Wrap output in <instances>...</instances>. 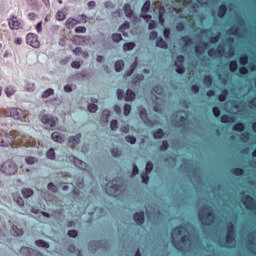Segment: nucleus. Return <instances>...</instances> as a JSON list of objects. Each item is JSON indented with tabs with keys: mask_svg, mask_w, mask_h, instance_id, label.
Masks as SVG:
<instances>
[{
	"mask_svg": "<svg viewBox=\"0 0 256 256\" xmlns=\"http://www.w3.org/2000/svg\"><path fill=\"white\" fill-rule=\"evenodd\" d=\"M13 144L20 147H33V138L29 135H21L15 130L10 133L0 131V147H11Z\"/></svg>",
	"mask_w": 256,
	"mask_h": 256,
	"instance_id": "nucleus-1",
	"label": "nucleus"
},
{
	"mask_svg": "<svg viewBox=\"0 0 256 256\" xmlns=\"http://www.w3.org/2000/svg\"><path fill=\"white\" fill-rule=\"evenodd\" d=\"M2 117H12L17 121H25L27 119V112L21 110L20 108H7L0 110Z\"/></svg>",
	"mask_w": 256,
	"mask_h": 256,
	"instance_id": "nucleus-2",
	"label": "nucleus"
},
{
	"mask_svg": "<svg viewBox=\"0 0 256 256\" xmlns=\"http://www.w3.org/2000/svg\"><path fill=\"white\" fill-rule=\"evenodd\" d=\"M0 171L4 175H15L18 171L17 164L13 160H6L0 167Z\"/></svg>",
	"mask_w": 256,
	"mask_h": 256,
	"instance_id": "nucleus-3",
	"label": "nucleus"
},
{
	"mask_svg": "<svg viewBox=\"0 0 256 256\" xmlns=\"http://www.w3.org/2000/svg\"><path fill=\"white\" fill-rule=\"evenodd\" d=\"M8 27L12 31H19V29H23V20L19 19L15 15H11L10 19H8Z\"/></svg>",
	"mask_w": 256,
	"mask_h": 256,
	"instance_id": "nucleus-4",
	"label": "nucleus"
},
{
	"mask_svg": "<svg viewBox=\"0 0 256 256\" xmlns=\"http://www.w3.org/2000/svg\"><path fill=\"white\" fill-rule=\"evenodd\" d=\"M103 187L108 195H111L112 197H117L119 195V186L115 183V180L108 182Z\"/></svg>",
	"mask_w": 256,
	"mask_h": 256,
	"instance_id": "nucleus-5",
	"label": "nucleus"
},
{
	"mask_svg": "<svg viewBox=\"0 0 256 256\" xmlns=\"http://www.w3.org/2000/svg\"><path fill=\"white\" fill-rule=\"evenodd\" d=\"M26 43L34 49H39L41 43L39 42V36L35 33H28L26 36Z\"/></svg>",
	"mask_w": 256,
	"mask_h": 256,
	"instance_id": "nucleus-6",
	"label": "nucleus"
},
{
	"mask_svg": "<svg viewBox=\"0 0 256 256\" xmlns=\"http://www.w3.org/2000/svg\"><path fill=\"white\" fill-rule=\"evenodd\" d=\"M242 203L249 211H255L256 209V201L250 195H245L242 197Z\"/></svg>",
	"mask_w": 256,
	"mask_h": 256,
	"instance_id": "nucleus-7",
	"label": "nucleus"
},
{
	"mask_svg": "<svg viewBox=\"0 0 256 256\" xmlns=\"http://www.w3.org/2000/svg\"><path fill=\"white\" fill-rule=\"evenodd\" d=\"M183 235V226H178L173 228L171 232V237H172V244L174 247H179V241H177L178 237H181Z\"/></svg>",
	"mask_w": 256,
	"mask_h": 256,
	"instance_id": "nucleus-8",
	"label": "nucleus"
},
{
	"mask_svg": "<svg viewBox=\"0 0 256 256\" xmlns=\"http://www.w3.org/2000/svg\"><path fill=\"white\" fill-rule=\"evenodd\" d=\"M183 63H185V56L178 55L174 65L176 67V73H179V75H183V73H185V66H183Z\"/></svg>",
	"mask_w": 256,
	"mask_h": 256,
	"instance_id": "nucleus-9",
	"label": "nucleus"
},
{
	"mask_svg": "<svg viewBox=\"0 0 256 256\" xmlns=\"http://www.w3.org/2000/svg\"><path fill=\"white\" fill-rule=\"evenodd\" d=\"M138 113L143 123H145V125H153V121H151L149 119V116L147 115V109L143 108V106H140L138 107Z\"/></svg>",
	"mask_w": 256,
	"mask_h": 256,
	"instance_id": "nucleus-10",
	"label": "nucleus"
},
{
	"mask_svg": "<svg viewBox=\"0 0 256 256\" xmlns=\"http://www.w3.org/2000/svg\"><path fill=\"white\" fill-rule=\"evenodd\" d=\"M20 253L24 256H44L41 252L29 247H22Z\"/></svg>",
	"mask_w": 256,
	"mask_h": 256,
	"instance_id": "nucleus-11",
	"label": "nucleus"
},
{
	"mask_svg": "<svg viewBox=\"0 0 256 256\" xmlns=\"http://www.w3.org/2000/svg\"><path fill=\"white\" fill-rule=\"evenodd\" d=\"M40 119L44 125H49V127H55L57 124V118L53 116L43 115Z\"/></svg>",
	"mask_w": 256,
	"mask_h": 256,
	"instance_id": "nucleus-12",
	"label": "nucleus"
},
{
	"mask_svg": "<svg viewBox=\"0 0 256 256\" xmlns=\"http://www.w3.org/2000/svg\"><path fill=\"white\" fill-rule=\"evenodd\" d=\"M140 17L146 22L149 23L148 24V28L151 29H155L157 27V23L154 22L153 17L149 14H141Z\"/></svg>",
	"mask_w": 256,
	"mask_h": 256,
	"instance_id": "nucleus-13",
	"label": "nucleus"
},
{
	"mask_svg": "<svg viewBox=\"0 0 256 256\" xmlns=\"http://www.w3.org/2000/svg\"><path fill=\"white\" fill-rule=\"evenodd\" d=\"M134 221L137 225H143L145 223V212H136L134 214Z\"/></svg>",
	"mask_w": 256,
	"mask_h": 256,
	"instance_id": "nucleus-14",
	"label": "nucleus"
},
{
	"mask_svg": "<svg viewBox=\"0 0 256 256\" xmlns=\"http://www.w3.org/2000/svg\"><path fill=\"white\" fill-rule=\"evenodd\" d=\"M217 53L219 55H223V53H225V47L218 46V49L211 48V49L208 50V56L209 57H215V55H217Z\"/></svg>",
	"mask_w": 256,
	"mask_h": 256,
	"instance_id": "nucleus-15",
	"label": "nucleus"
},
{
	"mask_svg": "<svg viewBox=\"0 0 256 256\" xmlns=\"http://www.w3.org/2000/svg\"><path fill=\"white\" fill-rule=\"evenodd\" d=\"M70 161H72L74 163V165L76 167H78L79 169H85V167H87V163L83 162L81 159L75 157V156H71Z\"/></svg>",
	"mask_w": 256,
	"mask_h": 256,
	"instance_id": "nucleus-16",
	"label": "nucleus"
},
{
	"mask_svg": "<svg viewBox=\"0 0 256 256\" xmlns=\"http://www.w3.org/2000/svg\"><path fill=\"white\" fill-rule=\"evenodd\" d=\"M79 24V21L75 18H68L65 22L66 29H73L76 25Z\"/></svg>",
	"mask_w": 256,
	"mask_h": 256,
	"instance_id": "nucleus-17",
	"label": "nucleus"
},
{
	"mask_svg": "<svg viewBox=\"0 0 256 256\" xmlns=\"http://www.w3.org/2000/svg\"><path fill=\"white\" fill-rule=\"evenodd\" d=\"M217 15H218L219 19H223V17H225V15H227V5L221 4L218 7Z\"/></svg>",
	"mask_w": 256,
	"mask_h": 256,
	"instance_id": "nucleus-18",
	"label": "nucleus"
},
{
	"mask_svg": "<svg viewBox=\"0 0 256 256\" xmlns=\"http://www.w3.org/2000/svg\"><path fill=\"white\" fill-rule=\"evenodd\" d=\"M208 43L207 42H202L200 46L196 45L195 46V53H197L198 55H202V53H204L205 49H207L208 47Z\"/></svg>",
	"mask_w": 256,
	"mask_h": 256,
	"instance_id": "nucleus-19",
	"label": "nucleus"
},
{
	"mask_svg": "<svg viewBox=\"0 0 256 256\" xmlns=\"http://www.w3.org/2000/svg\"><path fill=\"white\" fill-rule=\"evenodd\" d=\"M51 137L56 143H63V141H65V138L59 132H53Z\"/></svg>",
	"mask_w": 256,
	"mask_h": 256,
	"instance_id": "nucleus-20",
	"label": "nucleus"
},
{
	"mask_svg": "<svg viewBox=\"0 0 256 256\" xmlns=\"http://www.w3.org/2000/svg\"><path fill=\"white\" fill-rule=\"evenodd\" d=\"M123 11H124L126 17H128L129 19H131V17H133V9H131L130 4H125L123 6Z\"/></svg>",
	"mask_w": 256,
	"mask_h": 256,
	"instance_id": "nucleus-21",
	"label": "nucleus"
},
{
	"mask_svg": "<svg viewBox=\"0 0 256 256\" xmlns=\"http://www.w3.org/2000/svg\"><path fill=\"white\" fill-rule=\"evenodd\" d=\"M11 234L14 237H21V235H23V229H20L19 227L13 225L11 228Z\"/></svg>",
	"mask_w": 256,
	"mask_h": 256,
	"instance_id": "nucleus-22",
	"label": "nucleus"
},
{
	"mask_svg": "<svg viewBox=\"0 0 256 256\" xmlns=\"http://www.w3.org/2000/svg\"><path fill=\"white\" fill-rule=\"evenodd\" d=\"M221 123H233L235 121V118L227 115V114H223L220 118Z\"/></svg>",
	"mask_w": 256,
	"mask_h": 256,
	"instance_id": "nucleus-23",
	"label": "nucleus"
},
{
	"mask_svg": "<svg viewBox=\"0 0 256 256\" xmlns=\"http://www.w3.org/2000/svg\"><path fill=\"white\" fill-rule=\"evenodd\" d=\"M227 95H229V90L227 89H223L221 94L218 95V100L221 102V103H224V101L227 100Z\"/></svg>",
	"mask_w": 256,
	"mask_h": 256,
	"instance_id": "nucleus-24",
	"label": "nucleus"
},
{
	"mask_svg": "<svg viewBox=\"0 0 256 256\" xmlns=\"http://www.w3.org/2000/svg\"><path fill=\"white\" fill-rule=\"evenodd\" d=\"M233 131H238L239 133L245 131V124L238 122L233 125L232 127Z\"/></svg>",
	"mask_w": 256,
	"mask_h": 256,
	"instance_id": "nucleus-25",
	"label": "nucleus"
},
{
	"mask_svg": "<svg viewBox=\"0 0 256 256\" xmlns=\"http://www.w3.org/2000/svg\"><path fill=\"white\" fill-rule=\"evenodd\" d=\"M69 143H73V145H79L81 143V134L70 137Z\"/></svg>",
	"mask_w": 256,
	"mask_h": 256,
	"instance_id": "nucleus-26",
	"label": "nucleus"
},
{
	"mask_svg": "<svg viewBox=\"0 0 256 256\" xmlns=\"http://www.w3.org/2000/svg\"><path fill=\"white\" fill-rule=\"evenodd\" d=\"M156 47H159L160 49H167V42L163 40V38H158L156 40Z\"/></svg>",
	"mask_w": 256,
	"mask_h": 256,
	"instance_id": "nucleus-27",
	"label": "nucleus"
},
{
	"mask_svg": "<svg viewBox=\"0 0 256 256\" xmlns=\"http://www.w3.org/2000/svg\"><path fill=\"white\" fill-rule=\"evenodd\" d=\"M154 139H163L165 137V132L163 129L158 128L156 131H154Z\"/></svg>",
	"mask_w": 256,
	"mask_h": 256,
	"instance_id": "nucleus-28",
	"label": "nucleus"
},
{
	"mask_svg": "<svg viewBox=\"0 0 256 256\" xmlns=\"http://www.w3.org/2000/svg\"><path fill=\"white\" fill-rule=\"evenodd\" d=\"M133 99H135V92H133L131 89H128L126 91L125 101H133Z\"/></svg>",
	"mask_w": 256,
	"mask_h": 256,
	"instance_id": "nucleus-29",
	"label": "nucleus"
},
{
	"mask_svg": "<svg viewBox=\"0 0 256 256\" xmlns=\"http://www.w3.org/2000/svg\"><path fill=\"white\" fill-rule=\"evenodd\" d=\"M123 67H125V62H123V60H118L115 63V71H117V73L123 71Z\"/></svg>",
	"mask_w": 256,
	"mask_h": 256,
	"instance_id": "nucleus-30",
	"label": "nucleus"
},
{
	"mask_svg": "<svg viewBox=\"0 0 256 256\" xmlns=\"http://www.w3.org/2000/svg\"><path fill=\"white\" fill-rule=\"evenodd\" d=\"M110 115L111 113L109 112V110H104L101 115V121H103V123H109Z\"/></svg>",
	"mask_w": 256,
	"mask_h": 256,
	"instance_id": "nucleus-31",
	"label": "nucleus"
},
{
	"mask_svg": "<svg viewBox=\"0 0 256 256\" xmlns=\"http://www.w3.org/2000/svg\"><path fill=\"white\" fill-rule=\"evenodd\" d=\"M203 83L204 85H207V87H211L213 85V78L211 75H205L203 77Z\"/></svg>",
	"mask_w": 256,
	"mask_h": 256,
	"instance_id": "nucleus-32",
	"label": "nucleus"
},
{
	"mask_svg": "<svg viewBox=\"0 0 256 256\" xmlns=\"http://www.w3.org/2000/svg\"><path fill=\"white\" fill-rule=\"evenodd\" d=\"M66 18H67V14H65V12L63 10H59L56 13L57 21H65Z\"/></svg>",
	"mask_w": 256,
	"mask_h": 256,
	"instance_id": "nucleus-33",
	"label": "nucleus"
},
{
	"mask_svg": "<svg viewBox=\"0 0 256 256\" xmlns=\"http://www.w3.org/2000/svg\"><path fill=\"white\" fill-rule=\"evenodd\" d=\"M211 217L213 219V217H215V215L213 214V212H207L206 213V221H209V223L203 221L202 222V225H211V223H213V220H211Z\"/></svg>",
	"mask_w": 256,
	"mask_h": 256,
	"instance_id": "nucleus-34",
	"label": "nucleus"
},
{
	"mask_svg": "<svg viewBox=\"0 0 256 256\" xmlns=\"http://www.w3.org/2000/svg\"><path fill=\"white\" fill-rule=\"evenodd\" d=\"M231 173H232V175L241 177V175H243V173H245V170L243 168H232Z\"/></svg>",
	"mask_w": 256,
	"mask_h": 256,
	"instance_id": "nucleus-35",
	"label": "nucleus"
},
{
	"mask_svg": "<svg viewBox=\"0 0 256 256\" xmlns=\"http://www.w3.org/2000/svg\"><path fill=\"white\" fill-rule=\"evenodd\" d=\"M238 67L239 66H238L236 60L230 61V63H229V70H230L231 73H235V71H237Z\"/></svg>",
	"mask_w": 256,
	"mask_h": 256,
	"instance_id": "nucleus-36",
	"label": "nucleus"
},
{
	"mask_svg": "<svg viewBox=\"0 0 256 256\" xmlns=\"http://www.w3.org/2000/svg\"><path fill=\"white\" fill-rule=\"evenodd\" d=\"M22 195L26 199H29V197H31L33 195V190L30 188H24V189H22Z\"/></svg>",
	"mask_w": 256,
	"mask_h": 256,
	"instance_id": "nucleus-37",
	"label": "nucleus"
},
{
	"mask_svg": "<svg viewBox=\"0 0 256 256\" xmlns=\"http://www.w3.org/2000/svg\"><path fill=\"white\" fill-rule=\"evenodd\" d=\"M239 63L243 66L247 65V63H249V56L247 54H242L240 56Z\"/></svg>",
	"mask_w": 256,
	"mask_h": 256,
	"instance_id": "nucleus-38",
	"label": "nucleus"
},
{
	"mask_svg": "<svg viewBox=\"0 0 256 256\" xmlns=\"http://www.w3.org/2000/svg\"><path fill=\"white\" fill-rule=\"evenodd\" d=\"M149 9H151V1L147 0V1L143 4V6H142V8H141V11H142V13H149Z\"/></svg>",
	"mask_w": 256,
	"mask_h": 256,
	"instance_id": "nucleus-39",
	"label": "nucleus"
},
{
	"mask_svg": "<svg viewBox=\"0 0 256 256\" xmlns=\"http://www.w3.org/2000/svg\"><path fill=\"white\" fill-rule=\"evenodd\" d=\"M35 245H37V247H43L44 249H49V243H47L44 240H36Z\"/></svg>",
	"mask_w": 256,
	"mask_h": 256,
	"instance_id": "nucleus-40",
	"label": "nucleus"
},
{
	"mask_svg": "<svg viewBox=\"0 0 256 256\" xmlns=\"http://www.w3.org/2000/svg\"><path fill=\"white\" fill-rule=\"evenodd\" d=\"M124 51H131L135 49V44L133 42H127L123 45Z\"/></svg>",
	"mask_w": 256,
	"mask_h": 256,
	"instance_id": "nucleus-41",
	"label": "nucleus"
},
{
	"mask_svg": "<svg viewBox=\"0 0 256 256\" xmlns=\"http://www.w3.org/2000/svg\"><path fill=\"white\" fill-rule=\"evenodd\" d=\"M47 159H51L52 161H55V149L51 148L46 153Z\"/></svg>",
	"mask_w": 256,
	"mask_h": 256,
	"instance_id": "nucleus-42",
	"label": "nucleus"
},
{
	"mask_svg": "<svg viewBox=\"0 0 256 256\" xmlns=\"http://www.w3.org/2000/svg\"><path fill=\"white\" fill-rule=\"evenodd\" d=\"M125 141L131 145H135L137 143V138H135V136L127 135Z\"/></svg>",
	"mask_w": 256,
	"mask_h": 256,
	"instance_id": "nucleus-43",
	"label": "nucleus"
},
{
	"mask_svg": "<svg viewBox=\"0 0 256 256\" xmlns=\"http://www.w3.org/2000/svg\"><path fill=\"white\" fill-rule=\"evenodd\" d=\"M53 93H55V91L51 88H48L46 91L43 92L42 98L47 99L48 97H51V95H53Z\"/></svg>",
	"mask_w": 256,
	"mask_h": 256,
	"instance_id": "nucleus-44",
	"label": "nucleus"
},
{
	"mask_svg": "<svg viewBox=\"0 0 256 256\" xmlns=\"http://www.w3.org/2000/svg\"><path fill=\"white\" fill-rule=\"evenodd\" d=\"M5 93H6L7 97H13V95H15V88L8 86L5 89Z\"/></svg>",
	"mask_w": 256,
	"mask_h": 256,
	"instance_id": "nucleus-45",
	"label": "nucleus"
},
{
	"mask_svg": "<svg viewBox=\"0 0 256 256\" xmlns=\"http://www.w3.org/2000/svg\"><path fill=\"white\" fill-rule=\"evenodd\" d=\"M123 40V36H121V34L119 33H115L112 35V41H114V43H119V41Z\"/></svg>",
	"mask_w": 256,
	"mask_h": 256,
	"instance_id": "nucleus-46",
	"label": "nucleus"
},
{
	"mask_svg": "<svg viewBox=\"0 0 256 256\" xmlns=\"http://www.w3.org/2000/svg\"><path fill=\"white\" fill-rule=\"evenodd\" d=\"M227 234L235 235V226L233 225V223H229L227 225Z\"/></svg>",
	"mask_w": 256,
	"mask_h": 256,
	"instance_id": "nucleus-47",
	"label": "nucleus"
},
{
	"mask_svg": "<svg viewBox=\"0 0 256 256\" xmlns=\"http://www.w3.org/2000/svg\"><path fill=\"white\" fill-rule=\"evenodd\" d=\"M25 91H28L29 93H33V91H35V84L27 83L25 85Z\"/></svg>",
	"mask_w": 256,
	"mask_h": 256,
	"instance_id": "nucleus-48",
	"label": "nucleus"
},
{
	"mask_svg": "<svg viewBox=\"0 0 256 256\" xmlns=\"http://www.w3.org/2000/svg\"><path fill=\"white\" fill-rule=\"evenodd\" d=\"M181 41H183L184 45H191L193 43V40L189 36H183Z\"/></svg>",
	"mask_w": 256,
	"mask_h": 256,
	"instance_id": "nucleus-49",
	"label": "nucleus"
},
{
	"mask_svg": "<svg viewBox=\"0 0 256 256\" xmlns=\"http://www.w3.org/2000/svg\"><path fill=\"white\" fill-rule=\"evenodd\" d=\"M14 201L17 203V205H19V207H23V205H25V202L21 196H14Z\"/></svg>",
	"mask_w": 256,
	"mask_h": 256,
	"instance_id": "nucleus-50",
	"label": "nucleus"
},
{
	"mask_svg": "<svg viewBox=\"0 0 256 256\" xmlns=\"http://www.w3.org/2000/svg\"><path fill=\"white\" fill-rule=\"evenodd\" d=\"M97 109H99L97 104H90V105H88V111L90 113H97Z\"/></svg>",
	"mask_w": 256,
	"mask_h": 256,
	"instance_id": "nucleus-51",
	"label": "nucleus"
},
{
	"mask_svg": "<svg viewBox=\"0 0 256 256\" xmlns=\"http://www.w3.org/2000/svg\"><path fill=\"white\" fill-rule=\"evenodd\" d=\"M131 113V105L130 104H125L124 105V115L125 117H128Z\"/></svg>",
	"mask_w": 256,
	"mask_h": 256,
	"instance_id": "nucleus-52",
	"label": "nucleus"
},
{
	"mask_svg": "<svg viewBox=\"0 0 256 256\" xmlns=\"http://www.w3.org/2000/svg\"><path fill=\"white\" fill-rule=\"evenodd\" d=\"M233 241H235V236H233V234H226V243H228V245H231Z\"/></svg>",
	"mask_w": 256,
	"mask_h": 256,
	"instance_id": "nucleus-53",
	"label": "nucleus"
},
{
	"mask_svg": "<svg viewBox=\"0 0 256 256\" xmlns=\"http://www.w3.org/2000/svg\"><path fill=\"white\" fill-rule=\"evenodd\" d=\"M142 177V183H145L147 185V183H149V173L145 172L141 174Z\"/></svg>",
	"mask_w": 256,
	"mask_h": 256,
	"instance_id": "nucleus-54",
	"label": "nucleus"
},
{
	"mask_svg": "<svg viewBox=\"0 0 256 256\" xmlns=\"http://www.w3.org/2000/svg\"><path fill=\"white\" fill-rule=\"evenodd\" d=\"M130 27V24L129 22H124L120 28H119V31H121V33H123L124 31H127V29H129Z\"/></svg>",
	"mask_w": 256,
	"mask_h": 256,
	"instance_id": "nucleus-55",
	"label": "nucleus"
},
{
	"mask_svg": "<svg viewBox=\"0 0 256 256\" xmlns=\"http://www.w3.org/2000/svg\"><path fill=\"white\" fill-rule=\"evenodd\" d=\"M167 149H169V142L164 140L160 146V151H167Z\"/></svg>",
	"mask_w": 256,
	"mask_h": 256,
	"instance_id": "nucleus-56",
	"label": "nucleus"
},
{
	"mask_svg": "<svg viewBox=\"0 0 256 256\" xmlns=\"http://www.w3.org/2000/svg\"><path fill=\"white\" fill-rule=\"evenodd\" d=\"M118 127L119 126H118L117 120H112L110 122V128H111L112 131H117Z\"/></svg>",
	"mask_w": 256,
	"mask_h": 256,
	"instance_id": "nucleus-57",
	"label": "nucleus"
},
{
	"mask_svg": "<svg viewBox=\"0 0 256 256\" xmlns=\"http://www.w3.org/2000/svg\"><path fill=\"white\" fill-rule=\"evenodd\" d=\"M75 33H87V28L85 26H78L75 28Z\"/></svg>",
	"mask_w": 256,
	"mask_h": 256,
	"instance_id": "nucleus-58",
	"label": "nucleus"
},
{
	"mask_svg": "<svg viewBox=\"0 0 256 256\" xmlns=\"http://www.w3.org/2000/svg\"><path fill=\"white\" fill-rule=\"evenodd\" d=\"M111 153H112L113 157H120L121 156V150H119V148H113L111 150Z\"/></svg>",
	"mask_w": 256,
	"mask_h": 256,
	"instance_id": "nucleus-59",
	"label": "nucleus"
},
{
	"mask_svg": "<svg viewBox=\"0 0 256 256\" xmlns=\"http://www.w3.org/2000/svg\"><path fill=\"white\" fill-rule=\"evenodd\" d=\"M239 73L240 75H249V69H247L245 66H242L239 68Z\"/></svg>",
	"mask_w": 256,
	"mask_h": 256,
	"instance_id": "nucleus-60",
	"label": "nucleus"
},
{
	"mask_svg": "<svg viewBox=\"0 0 256 256\" xmlns=\"http://www.w3.org/2000/svg\"><path fill=\"white\" fill-rule=\"evenodd\" d=\"M151 171H153V162L148 161L146 163V173H151Z\"/></svg>",
	"mask_w": 256,
	"mask_h": 256,
	"instance_id": "nucleus-61",
	"label": "nucleus"
},
{
	"mask_svg": "<svg viewBox=\"0 0 256 256\" xmlns=\"http://www.w3.org/2000/svg\"><path fill=\"white\" fill-rule=\"evenodd\" d=\"M212 113H213L214 117H220L221 116V110L218 107H214L212 109Z\"/></svg>",
	"mask_w": 256,
	"mask_h": 256,
	"instance_id": "nucleus-62",
	"label": "nucleus"
},
{
	"mask_svg": "<svg viewBox=\"0 0 256 256\" xmlns=\"http://www.w3.org/2000/svg\"><path fill=\"white\" fill-rule=\"evenodd\" d=\"M117 97L119 100L125 99V92L121 89H117Z\"/></svg>",
	"mask_w": 256,
	"mask_h": 256,
	"instance_id": "nucleus-63",
	"label": "nucleus"
},
{
	"mask_svg": "<svg viewBox=\"0 0 256 256\" xmlns=\"http://www.w3.org/2000/svg\"><path fill=\"white\" fill-rule=\"evenodd\" d=\"M176 29H177V31H180V32L185 31V23H183V22L177 23Z\"/></svg>",
	"mask_w": 256,
	"mask_h": 256,
	"instance_id": "nucleus-64",
	"label": "nucleus"
}]
</instances>
